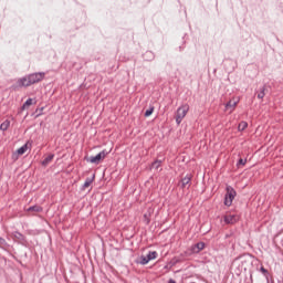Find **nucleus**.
<instances>
[{
    "label": "nucleus",
    "mask_w": 283,
    "mask_h": 283,
    "mask_svg": "<svg viewBox=\"0 0 283 283\" xmlns=\"http://www.w3.org/2000/svg\"><path fill=\"white\" fill-rule=\"evenodd\" d=\"M45 78V73H32L28 76H24L19 80V85L21 87H30V85H34V83H40V81H43Z\"/></svg>",
    "instance_id": "obj_1"
},
{
    "label": "nucleus",
    "mask_w": 283,
    "mask_h": 283,
    "mask_svg": "<svg viewBox=\"0 0 283 283\" xmlns=\"http://www.w3.org/2000/svg\"><path fill=\"white\" fill-rule=\"evenodd\" d=\"M189 113V104L181 105L177 112H176V123L177 125H180L182 120L185 119V116Z\"/></svg>",
    "instance_id": "obj_2"
},
{
    "label": "nucleus",
    "mask_w": 283,
    "mask_h": 283,
    "mask_svg": "<svg viewBox=\"0 0 283 283\" xmlns=\"http://www.w3.org/2000/svg\"><path fill=\"white\" fill-rule=\"evenodd\" d=\"M235 190L233 189V187L228 186L227 187V193L224 197V205L226 207H231V205H233V199L235 198Z\"/></svg>",
    "instance_id": "obj_3"
},
{
    "label": "nucleus",
    "mask_w": 283,
    "mask_h": 283,
    "mask_svg": "<svg viewBox=\"0 0 283 283\" xmlns=\"http://www.w3.org/2000/svg\"><path fill=\"white\" fill-rule=\"evenodd\" d=\"M107 150H102L96 156H91L87 161L92 163V165H101V160H105L107 156Z\"/></svg>",
    "instance_id": "obj_4"
},
{
    "label": "nucleus",
    "mask_w": 283,
    "mask_h": 283,
    "mask_svg": "<svg viewBox=\"0 0 283 283\" xmlns=\"http://www.w3.org/2000/svg\"><path fill=\"white\" fill-rule=\"evenodd\" d=\"M156 258H158V252L156 251L148 252L146 256L145 255L140 256L139 264H143V265L149 264V262H151V260H156Z\"/></svg>",
    "instance_id": "obj_5"
},
{
    "label": "nucleus",
    "mask_w": 283,
    "mask_h": 283,
    "mask_svg": "<svg viewBox=\"0 0 283 283\" xmlns=\"http://www.w3.org/2000/svg\"><path fill=\"white\" fill-rule=\"evenodd\" d=\"M238 220H240L238 214L228 213L223 217V222L226 224H235V222H238Z\"/></svg>",
    "instance_id": "obj_6"
},
{
    "label": "nucleus",
    "mask_w": 283,
    "mask_h": 283,
    "mask_svg": "<svg viewBox=\"0 0 283 283\" xmlns=\"http://www.w3.org/2000/svg\"><path fill=\"white\" fill-rule=\"evenodd\" d=\"M238 106V101H229L226 104V112H229V114H232V112L235 109V107Z\"/></svg>",
    "instance_id": "obj_7"
},
{
    "label": "nucleus",
    "mask_w": 283,
    "mask_h": 283,
    "mask_svg": "<svg viewBox=\"0 0 283 283\" xmlns=\"http://www.w3.org/2000/svg\"><path fill=\"white\" fill-rule=\"evenodd\" d=\"M30 105H36V101L33 98H28L24 104L21 107V112H23V109H28V107H30Z\"/></svg>",
    "instance_id": "obj_8"
},
{
    "label": "nucleus",
    "mask_w": 283,
    "mask_h": 283,
    "mask_svg": "<svg viewBox=\"0 0 283 283\" xmlns=\"http://www.w3.org/2000/svg\"><path fill=\"white\" fill-rule=\"evenodd\" d=\"M203 249H205V242L196 243L192 247V253H200V251H202Z\"/></svg>",
    "instance_id": "obj_9"
},
{
    "label": "nucleus",
    "mask_w": 283,
    "mask_h": 283,
    "mask_svg": "<svg viewBox=\"0 0 283 283\" xmlns=\"http://www.w3.org/2000/svg\"><path fill=\"white\" fill-rule=\"evenodd\" d=\"M191 182V177L187 175L185 178L181 179V188L187 189Z\"/></svg>",
    "instance_id": "obj_10"
},
{
    "label": "nucleus",
    "mask_w": 283,
    "mask_h": 283,
    "mask_svg": "<svg viewBox=\"0 0 283 283\" xmlns=\"http://www.w3.org/2000/svg\"><path fill=\"white\" fill-rule=\"evenodd\" d=\"M12 235L15 240H19L20 242H25V235L19 231L12 232Z\"/></svg>",
    "instance_id": "obj_11"
},
{
    "label": "nucleus",
    "mask_w": 283,
    "mask_h": 283,
    "mask_svg": "<svg viewBox=\"0 0 283 283\" xmlns=\"http://www.w3.org/2000/svg\"><path fill=\"white\" fill-rule=\"evenodd\" d=\"M52 160H54V154L49 155L43 161H42V166L43 167H48Z\"/></svg>",
    "instance_id": "obj_12"
},
{
    "label": "nucleus",
    "mask_w": 283,
    "mask_h": 283,
    "mask_svg": "<svg viewBox=\"0 0 283 283\" xmlns=\"http://www.w3.org/2000/svg\"><path fill=\"white\" fill-rule=\"evenodd\" d=\"M27 211L33 212V213H40V211H43V208H41V206H32V207H29Z\"/></svg>",
    "instance_id": "obj_13"
},
{
    "label": "nucleus",
    "mask_w": 283,
    "mask_h": 283,
    "mask_svg": "<svg viewBox=\"0 0 283 283\" xmlns=\"http://www.w3.org/2000/svg\"><path fill=\"white\" fill-rule=\"evenodd\" d=\"M28 151V144H24L23 146H21L18 150L17 154L19 156H23V154H25Z\"/></svg>",
    "instance_id": "obj_14"
},
{
    "label": "nucleus",
    "mask_w": 283,
    "mask_h": 283,
    "mask_svg": "<svg viewBox=\"0 0 283 283\" xmlns=\"http://www.w3.org/2000/svg\"><path fill=\"white\" fill-rule=\"evenodd\" d=\"M10 127V120H4L1 125H0V129L2 132H8V128Z\"/></svg>",
    "instance_id": "obj_15"
},
{
    "label": "nucleus",
    "mask_w": 283,
    "mask_h": 283,
    "mask_svg": "<svg viewBox=\"0 0 283 283\" xmlns=\"http://www.w3.org/2000/svg\"><path fill=\"white\" fill-rule=\"evenodd\" d=\"M249 127V124L247 122H241L238 126L239 132H244Z\"/></svg>",
    "instance_id": "obj_16"
},
{
    "label": "nucleus",
    "mask_w": 283,
    "mask_h": 283,
    "mask_svg": "<svg viewBox=\"0 0 283 283\" xmlns=\"http://www.w3.org/2000/svg\"><path fill=\"white\" fill-rule=\"evenodd\" d=\"M92 182H94V177L86 178V180H85V182L83 185L84 189H87V187H90V185H92Z\"/></svg>",
    "instance_id": "obj_17"
},
{
    "label": "nucleus",
    "mask_w": 283,
    "mask_h": 283,
    "mask_svg": "<svg viewBox=\"0 0 283 283\" xmlns=\"http://www.w3.org/2000/svg\"><path fill=\"white\" fill-rule=\"evenodd\" d=\"M163 161L156 160L151 164V169H160V165Z\"/></svg>",
    "instance_id": "obj_18"
},
{
    "label": "nucleus",
    "mask_w": 283,
    "mask_h": 283,
    "mask_svg": "<svg viewBox=\"0 0 283 283\" xmlns=\"http://www.w3.org/2000/svg\"><path fill=\"white\" fill-rule=\"evenodd\" d=\"M265 87L263 86L260 92L258 93V98H264V96H266L265 92Z\"/></svg>",
    "instance_id": "obj_19"
},
{
    "label": "nucleus",
    "mask_w": 283,
    "mask_h": 283,
    "mask_svg": "<svg viewBox=\"0 0 283 283\" xmlns=\"http://www.w3.org/2000/svg\"><path fill=\"white\" fill-rule=\"evenodd\" d=\"M151 114H154V107H150V108H148V109L145 112V116H146V117L151 116Z\"/></svg>",
    "instance_id": "obj_20"
},
{
    "label": "nucleus",
    "mask_w": 283,
    "mask_h": 283,
    "mask_svg": "<svg viewBox=\"0 0 283 283\" xmlns=\"http://www.w3.org/2000/svg\"><path fill=\"white\" fill-rule=\"evenodd\" d=\"M240 165L244 167V165H247V159H239L238 167H240Z\"/></svg>",
    "instance_id": "obj_21"
},
{
    "label": "nucleus",
    "mask_w": 283,
    "mask_h": 283,
    "mask_svg": "<svg viewBox=\"0 0 283 283\" xmlns=\"http://www.w3.org/2000/svg\"><path fill=\"white\" fill-rule=\"evenodd\" d=\"M0 244L6 245V239L0 237Z\"/></svg>",
    "instance_id": "obj_22"
},
{
    "label": "nucleus",
    "mask_w": 283,
    "mask_h": 283,
    "mask_svg": "<svg viewBox=\"0 0 283 283\" xmlns=\"http://www.w3.org/2000/svg\"><path fill=\"white\" fill-rule=\"evenodd\" d=\"M261 273H268L266 269L261 268Z\"/></svg>",
    "instance_id": "obj_23"
},
{
    "label": "nucleus",
    "mask_w": 283,
    "mask_h": 283,
    "mask_svg": "<svg viewBox=\"0 0 283 283\" xmlns=\"http://www.w3.org/2000/svg\"><path fill=\"white\" fill-rule=\"evenodd\" d=\"M168 283H176V281H174L172 279H170Z\"/></svg>",
    "instance_id": "obj_24"
},
{
    "label": "nucleus",
    "mask_w": 283,
    "mask_h": 283,
    "mask_svg": "<svg viewBox=\"0 0 283 283\" xmlns=\"http://www.w3.org/2000/svg\"><path fill=\"white\" fill-rule=\"evenodd\" d=\"M147 54H151V52H148Z\"/></svg>",
    "instance_id": "obj_25"
}]
</instances>
